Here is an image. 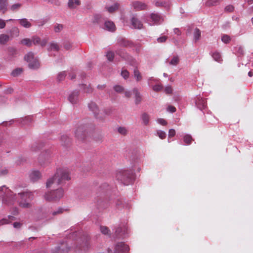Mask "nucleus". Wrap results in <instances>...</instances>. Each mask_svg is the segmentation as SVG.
I'll return each instance as SVG.
<instances>
[{
  "instance_id": "nucleus-7",
  "label": "nucleus",
  "mask_w": 253,
  "mask_h": 253,
  "mask_svg": "<svg viewBox=\"0 0 253 253\" xmlns=\"http://www.w3.org/2000/svg\"><path fill=\"white\" fill-rule=\"evenodd\" d=\"M25 60L28 62V66L30 69H37L40 67L38 60L34 56L33 53L30 52L24 56Z\"/></svg>"
},
{
  "instance_id": "nucleus-46",
  "label": "nucleus",
  "mask_w": 253,
  "mask_h": 253,
  "mask_svg": "<svg viewBox=\"0 0 253 253\" xmlns=\"http://www.w3.org/2000/svg\"><path fill=\"white\" fill-rule=\"evenodd\" d=\"M153 90L156 92L159 91L163 89V85L158 83H156L155 85H152V86H150Z\"/></svg>"
},
{
  "instance_id": "nucleus-31",
  "label": "nucleus",
  "mask_w": 253,
  "mask_h": 253,
  "mask_svg": "<svg viewBox=\"0 0 253 253\" xmlns=\"http://www.w3.org/2000/svg\"><path fill=\"white\" fill-rule=\"evenodd\" d=\"M80 88L85 93H90L93 91V89L90 87V85H87L85 84H82L80 85Z\"/></svg>"
},
{
  "instance_id": "nucleus-42",
  "label": "nucleus",
  "mask_w": 253,
  "mask_h": 253,
  "mask_svg": "<svg viewBox=\"0 0 253 253\" xmlns=\"http://www.w3.org/2000/svg\"><path fill=\"white\" fill-rule=\"evenodd\" d=\"M21 122L23 125H28L32 122V117L27 116L21 119Z\"/></svg>"
},
{
  "instance_id": "nucleus-29",
  "label": "nucleus",
  "mask_w": 253,
  "mask_h": 253,
  "mask_svg": "<svg viewBox=\"0 0 253 253\" xmlns=\"http://www.w3.org/2000/svg\"><path fill=\"white\" fill-rule=\"evenodd\" d=\"M141 119L142 120V123L144 125H148L150 120V117L148 114L146 113H143L141 115Z\"/></svg>"
},
{
  "instance_id": "nucleus-37",
  "label": "nucleus",
  "mask_w": 253,
  "mask_h": 253,
  "mask_svg": "<svg viewBox=\"0 0 253 253\" xmlns=\"http://www.w3.org/2000/svg\"><path fill=\"white\" fill-rule=\"evenodd\" d=\"M133 76L137 82L140 81L142 79L140 73L137 68L134 69L133 71Z\"/></svg>"
},
{
  "instance_id": "nucleus-51",
  "label": "nucleus",
  "mask_w": 253,
  "mask_h": 253,
  "mask_svg": "<svg viewBox=\"0 0 253 253\" xmlns=\"http://www.w3.org/2000/svg\"><path fill=\"white\" fill-rule=\"evenodd\" d=\"M63 28V26L62 24H56L54 28V30L55 33H59L61 32Z\"/></svg>"
},
{
  "instance_id": "nucleus-36",
  "label": "nucleus",
  "mask_w": 253,
  "mask_h": 253,
  "mask_svg": "<svg viewBox=\"0 0 253 253\" xmlns=\"http://www.w3.org/2000/svg\"><path fill=\"white\" fill-rule=\"evenodd\" d=\"M9 40V36L5 34H1L0 35V43L5 44Z\"/></svg>"
},
{
  "instance_id": "nucleus-62",
  "label": "nucleus",
  "mask_w": 253,
  "mask_h": 253,
  "mask_svg": "<svg viewBox=\"0 0 253 253\" xmlns=\"http://www.w3.org/2000/svg\"><path fill=\"white\" fill-rule=\"evenodd\" d=\"M47 22L46 19H42L37 22V25L39 27H42Z\"/></svg>"
},
{
  "instance_id": "nucleus-19",
  "label": "nucleus",
  "mask_w": 253,
  "mask_h": 253,
  "mask_svg": "<svg viewBox=\"0 0 253 253\" xmlns=\"http://www.w3.org/2000/svg\"><path fill=\"white\" fill-rule=\"evenodd\" d=\"M32 43L34 44H39L42 46H44L47 42V40L46 39H43L41 41V38L38 36L33 37L32 38Z\"/></svg>"
},
{
  "instance_id": "nucleus-16",
  "label": "nucleus",
  "mask_w": 253,
  "mask_h": 253,
  "mask_svg": "<svg viewBox=\"0 0 253 253\" xmlns=\"http://www.w3.org/2000/svg\"><path fill=\"white\" fill-rule=\"evenodd\" d=\"M195 104L197 107L201 111H203V114H204V111L203 110L205 108V98L204 97H202L200 95H198Z\"/></svg>"
},
{
  "instance_id": "nucleus-5",
  "label": "nucleus",
  "mask_w": 253,
  "mask_h": 253,
  "mask_svg": "<svg viewBox=\"0 0 253 253\" xmlns=\"http://www.w3.org/2000/svg\"><path fill=\"white\" fill-rule=\"evenodd\" d=\"M64 195V191L62 188L56 190L46 192L44 195V198L47 201H57L62 198Z\"/></svg>"
},
{
  "instance_id": "nucleus-2",
  "label": "nucleus",
  "mask_w": 253,
  "mask_h": 253,
  "mask_svg": "<svg viewBox=\"0 0 253 253\" xmlns=\"http://www.w3.org/2000/svg\"><path fill=\"white\" fill-rule=\"evenodd\" d=\"M19 198L17 203L19 206L22 209H31L33 205L32 202L34 199L33 192L26 191L18 193Z\"/></svg>"
},
{
  "instance_id": "nucleus-50",
  "label": "nucleus",
  "mask_w": 253,
  "mask_h": 253,
  "mask_svg": "<svg viewBox=\"0 0 253 253\" xmlns=\"http://www.w3.org/2000/svg\"><path fill=\"white\" fill-rule=\"evenodd\" d=\"M221 41L225 43H229L231 41V38L227 35H224L221 37Z\"/></svg>"
},
{
  "instance_id": "nucleus-25",
  "label": "nucleus",
  "mask_w": 253,
  "mask_h": 253,
  "mask_svg": "<svg viewBox=\"0 0 253 253\" xmlns=\"http://www.w3.org/2000/svg\"><path fill=\"white\" fill-rule=\"evenodd\" d=\"M20 25L25 28H29L32 26L31 22L26 18H22L18 20Z\"/></svg>"
},
{
  "instance_id": "nucleus-33",
  "label": "nucleus",
  "mask_w": 253,
  "mask_h": 253,
  "mask_svg": "<svg viewBox=\"0 0 253 253\" xmlns=\"http://www.w3.org/2000/svg\"><path fill=\"white\" fill-rule=\"evenodd\" d=\"M119 7V4L118 3H115L114 4L110 5V6H107L106 7V8L107 9V11L110 13H112L116 10H117Z\"/></svg>"
},
{
  "instance_id": "nucleus-26",
  "label": "nucleus",
  "mask_w": 253,
  "mask_h": 253,
  "mask_svg": "<svg viewBox=\"0 0 253 253\" xmlns=\"http://www.w3.org/2000/svg\"><path fill=\"white\" fill-rule=\"evenodd\" d=\"M15 217L12 215H8L7 217L0 220V226L4 224H8L12 221L14 220Z\"/></svg>"
},
{
  "instance_id": "nucleus-53",
  "label": "nucleus",
  "mask_w": 253,
  "mask_h": 253,
  "mask_svg": "<svg viewBox=\"0 0 253 253\" xmlns=\"http://www.w3.org/2000/svg\"><path fill=\"white\" fill-rule=\"evenodd\" d=\"M22 72V69L21 68H17L14 70L12 73L11 75L13 77H16L19 75Z\"/></svg>"
},
{
  "instance_id": "nucleus-12",
  "label": "nucleus",
  "mask_w": 253,
  "mask_h": 253,
  "mask_svg": "<svg viewBox=\"0 0 253 253\" xmlns=\"http://www.w3.org/2000/svg\"><path fill=\"white\" fill-rule=\"evenodd\" d=\"M131 26L132 28L141 29L143 28V24L139 18L133 15L130 19Z\"/></svg>"
},
{
  "instance_id": "nucleus-48",
  "label": "nucleus",
  "mask_w": 253,
  "mask_h": 253,
  "mask_svg": "<svg viewBox=\"0 0 253 253\" xmlns=\"http://www.w3.org/2000/svg\"><path fill=\"white\" fill-rule=\"evenodd\" d=\"M66 76V73L65 71L64 72H60L58 73V75H57V79L58 81H63L65 77Z\"/></svg>"
},
{
  "instance_id": "nucleus-54",
  "label": "nucleus",
  "mask_w": 253,
  "mask_h": 253,
  "mask_svg": "<svg viewBox=\"0 0 253 253\" xmlns=\"http://www.w3.org/2000/svg\"><path fill=\"white\" fill-rule=\"evenodd\" d=\"M157 135L161 139H164L166 136V132L161 130H157Z\"/></svg>"
},
{
  "instance_id": "nucleus-21",
  "label": "nucleus",
  "mask_w": 253,
  "mask_h": 253,
  "mask_svg": "<svg viewBox=\"0 0 253 253\" xmlns=\"http://www.w3.org/2000/svg\"><path fill=\"white\" fill-rule=\"evenodd\" d=\"M85 128L84 126H79L75 131V135L79 139H82L84 135Z\"/></svg>"
},
{
  "instance_id": "nucleus-52",
  "label": "nucleus",
  "mask_w": 253,
  "mask_h": 253,
  "mask_svg": "<svg viewBox=\"0 0 253 253\" xmlns=\"http://www.w3.org/2000/svg\"><path fill=\"white\" fill-rule=\"evenodd\" d=\"M106 56L107 59L109 61H113V60L114 59V54L112 51H108L107 52Z\"/></svg>"
},
{
  "instance_id": "nucleus-8",
  "label": "nucleus",
  "mask_w": 253,
  "mask_h": 253,
  "mask_svg": "<svg viewBox=\"0 0 253 253\" xmlns=\"http://www.w3.org/2000/svg\"><path fill=\"white\" fill-rule=\"evenodd\" d=\"M88 106L89 110L93 112L95 117L96 119L99 120H103L104 119V117L100 116L99 114V108L95 102L92 101L88 103Z\"/></svg>"
},
{
  "instance_id": "nucleus-61",
  "label": "nucleus",
  "mask_w": 253,
  "mask_h": 253,
  "mask_svg": "<svg viewBox=\"0 0 253 253\" xmlns=\"http://www.w3.org/2000/svg\"><path fill=\"white\" fill-rule=\"evenodd\" d=\"M22 225H23L22 223L20 222H15L13 223V227L14 228H16L17 229L21 228Z\"/></svg>"
},
{
  "instance_id": "nucleus-41",
  "label": "nucleus",
  "mask_w": 253,
  "mask_h": 253,
  "mask_svg": "<svg viewBox=\"0 0 253 253\" xmlns=\"http://www.w3.org/2000/svg\"><path fill=\"white\" fill-rule=\"evenodd\" d=\"M20 43L30 47L32 44V39L31 40L28 38L23 39L20 41Z\"/></svg>"
},
{
  "instance_id": "nucleus-10",
  "label": "nucleus",
  "mask_w": 253,
  "mask_h": 253,
  "mask_svg": "<svg viewBox=\"0 0 253 253\" xmlns=\"http://www.w3.org/2000/svg\"><path fill=\"white\" fill-rule=\"evenodd\" d=\"M127 232L126 225L123 224L116 228L115 231V237L117 238H124Z\"/></svg>"
},
{
  "instance_id": "nucleus-15",
  "label": "nucleus",
  "mask_w": 253,
  "mask_h": 253,
  "mask_svg": "<svg viewBox=\"0 0 253 253\" xmlns=\"http://www.w3.org/2000/svg\"><path fill=\"white\" fill-rule=\"evenodd\" d=\"M7 56L6 59L11 60L15 58L18 54L17 49L13 47H9L7 49Z\"/></svg>"
},
{
  "instance_id": "nucleus-40",
  "label": "nucleus",
  "mask_w": 253,
  "mask_h": 253,
  "mask_svg": "<svg viewBox=\"0 0 253 253\" xmlns=\"http://www.w3.org/2000/svg\"><path fill=\"white\" fill-rule=\"evenodd\" d=\"M179 62V58L178 56H174L170 61L169 62V65L171 66H176Z\"/></svg>"
},
{
  "instance_id": "nucleus-45",
  "label": "nucleus",
  "mask_w": 253,
  "mask_h": 253,
  "mask_svg": "<svg viewBox=\"0 0 253 253\" xmlns=\"http://www.w3.org/2000/svg\"><path fill=\"white\" fill-rule=\"evenodd\" d=\"M118 132L123 135H126L128 133L127 128L124 126H120L118 128Z\"/></svg>"
},
{
  "instance_id": "nucleus-30",
  "label": "nucleus",
  "mask_w": 253,
  "mask_h": 253,
  "mask_svg": "<svg viewBox=\"0 0 253 253\" xmlns=\"http://www.w3.org/2000/svg\"><path fill=\"white\" fill-rule=\"evenodd\" d=\"M59 49V45L57 43L55 42H50L48 48V51H58Z\"/></svg>"
},
{
  "instance_id": "nucleus-59",
  "label": "nucleus",
  "mask_w": 253,
  "mask_h": 253,
  "mask_svg": "<svg viewBox=\"0 0 253 253\" xmlns=\"http://www.w3.org/2000/svg\"><path fill=\"white\" fill-rule=\"evenodd\" d=\"M100 231L104 235L108 234L109 232L108 228L105 226H101Z\"/></svg>"
},
{
  "instance_id": "nucleus-35",
  "label": "nucleus",
  "mask_w": 253,
  "mask_h": 253,
  "mask_svg": "<svg viewBox=\"0 0 253 253\" xmlns=\"http://www.w3.org/2000/svg\"><path fill=\"white\" fill-rule=\"evenodd\" d=\"M211 56L213 59L218 62H221L222 61L221 54L218 52H213L211 54Z\"/></svg>"
},
{
  "instance_id": "nucleus-55",
  "label": "nucleus",
  "mask_w": 253,
  "mask_h": 253,
  "mask_svg": "<svg viewBox=\"0 0 253 253\" xmlns=\"http://www.w3.org/2000/svg\"><path fill=\"white\" fill-rule=\"evenodd\" d=\"M129 75V72L126 69H123L121 72V76L125 79H126Z\"/></svg>"
},
{
  "instance_id": "nucleus-49",
  "label": "nucleus",
  "mask_w": 253,
  "mask_h": 253,
  "mask_svg": "<svg viewBox=\"0 0 253 253\" xmlns=\"http://www.w3.org/2000/svg\"><path fill=\"white\" fill-rule=\"evenodd\" d=\"M115 91L118 93H121L124 90V88L120 85H115L113 87Z\"/></svg>"
},
{
  "instance_id": "nucleus-58",
  "label": "nucleus",
  "mask_w": 253,
  "mask_h": 253,
  "mask_svg": "<svg viewBox=\"0 0 253 253\" xmlns=\"http://www.w3.org/2000/svg\"><path fill=\"white\" fill-rule=\"evenodd\" d=\"M112 109L111 108H107L105 109L103 111V113L104 114V115L102 116V117H105V115L109 116L110 115L112 114Z\"/></svg>"
},
{
  "instance_id": "nucleus-23",
  "label": "nucleus",
  "mask_w": 253,
  "mask_h": 253,
  "mask_svg": "<svg viewBox=\"0 0 253 253\" xmlns=\"http://www.w3.org/2000/svg\"><path fill=\"white\" fill-rule=\"evenodd\" d=\"M89 247V243L86 241L84 242H83L82 244L80 245L79 246H77L75 248V250L76 251H78L79 252L82 253L84 251L86 250Z\"/></svg>"
},
{
  "instance_id": "nucleus-24",
  "label": "nucleus",
  "mask_w": 253,
  "mask_h": 253,
  "mask_svg": "<svg viewBox=\"0 0 253 253\" xmlns=\"http://www.w3.org/2000/svg\"><path fill=\"white\" fill-rule=\"evenodd\" d=\"M118 43L120 45L124 47H131L132 45V43L122 38L118 39Z\"/></svg>"
},
{
  "instance_id": "nucleus-3",
  "label": "nucleus",
  "mask_w": 253,
  "mask_h": 253,
  "mask_svg": "<svg viewBox=\"0 0 253 253\" xmlns=\"http://www.w3.org/2000/svg\"><path fill=\"white\" fill-rule=\"evenodd\" d=\"M0 196L2 197V204L10 206L13 205L16 200V195L5 185L0 187Z\"/></svg>"
},
{
  "instance_id": "nucleus-13",
  "label": "nucleus",
  "mask_w": 253,
  "mask_h": 253,
  "mask_svg": "<svg viewBox=\"0 0 253 253\" xmlns=\"http://www.w3.org/2000/svg\"><path fill=\"white\" fill-rule=\"evenodd\" d=\"M79 92L77 90H74L70 93L68 99L72 104H77L79 102Z\"/></svg>"
},
{
  "instance_id": "nucleus-47",
  "label": "nucleus",
  "mask_w": 253,
  "mask_h": 253,
  "mask_svg": "<svg viewBox=\"0 0 253 253\" xmlns=\"http://www.w3.org/2000/svg\"><path fill=\"white\" fill-rule=\"evenodd\" d=\"M159 82V80L157 79L154 78L153 77H150L148 79V84L150 86H152L154 83H157Z\"/></svg>"
},
{
  "instance_id": "nucleus-27",
  "label": "nucleus",
  "mask_w": 253,
  "mask_h": 253,
  "mask_svg": "<svg viewBox=\"0 0 253 253\" xmlns=\"http://www.w3.org/2000/svg\"><path fill=\"white\" fill-rule=\"evenodd\" d=\"M7 0H0V11L3 13L6 12L7 10Z\"/></svg>"
},
{
  "instance_id": "nucleus-9",
  "label": "nucleus",
  "mask_w": 253,
  "mask_h": 253,
  "mask_svg": "<svg viewBox=\"0 0 253 253\" xmlns=\"http://www.w3.org/2000/svg\"><path fill=\"white\" fill-rule=\"evenodd\" d=\"M50 154L49 152H47L40 155L39 157V162L40 164L43 167L45 166L50 163Z\"/></svg>"
},
{
  "instance_id": "nucleus-28",
  "label": "nucleus",
  "mask_w": 253,
  "mask_h": 253,
  "mask_svg": "<svg viewBox=\"0 0 253 253\" xmlns=\"http://www.w3.org/2000/svg\"><path fill=\"white\" fill-rule=\"evenodd\" d=\"M70 248L66 247L64 248V245H62L61 247H58L55 249V250L53 251V253H68L70 250Z\"/></svg>"
},
{
  "instance_id": "nucleus-39",
  "label": "nucleus",
  "mask_w": 253,
  "mask_h": 253,
  "mask_svg": "<svg viewBox=\"0 0 253 253\" xmlns=\"http://www.w3.org/2000/svg\"><path fill=\"white\" fill-rule=\"evenodd\" d=\"M22 6V4L20 3H16L12 4L9 7L10 10L15 12L18 11Z\"/></svg>"
},
{
  "instance_id": "nucleus-44",
  "label": "nucleus",
  "mask_w": 253,
  "mask_h": 253,
  "mask_svg": "<svg viewBox=\"0 0 253 253\" xmlns=\"http://www.w3.org/2000/svg\"><path fill=\"white\" fill-rule=\"evenodd\" d=\"M19 30L17 27H13L10 31L11 36L13 37H17L19 36Z\"/></svg>"
},
{
  "instance_id": "nucleus-4",
  "label": "nucleus",
  "mask_w": 253,
  "mask_h": 253,
  "mask_svg": "<svg viewBox=\"0 0 253 253\" xmlns=\"http://www.w3.org/2000/svg\"><path fill=\"white\" fill-rule=\"evenodd\" d=\"M116 178L124 185H129L134 180L133 171L129 170H121L117 173Z\"/></svg>"
},
{
  "instance_id": "nucleus-32",
  "label": "nucleus",
  "mask_w": 253,
  "mask_h": 253,
  "mask_svg": "<svg viewBox=\"0 0 253 253\" xmlns=\"http://www.w3.org/2000/svg\"><path fill=\"white\" fill-rule=\"evenodd\" d=\"M80 4V0H69L68 1V6L70 8H75Z\"/></svg>"
},
{
  "instance_id": "nucleus-18",
  "label": "nucleus",
  "mask_w": 253,
  "mask_h": 253,
  "mask_svg": "<svg viewBox=\"0 0 253 253\" xmlns=\"http://www.w3.org/2000/svg\"><path fill=\"white\" fill-rule=\"evenodd\" d=\"M41 172L38 170H33L29 174V177L31 181L35 182L41 178Z\"/></svg>"
},
{
  "instance_id": "nucleus-57",
  "label": "nucleus",
  "mask_w": 253,
  "mask_h": 253,
  "mask_svg": "<svg viewBox=\"0 0 253 253\" xmlns=\"http://www.w3.org/2000/svg\"><path fill=\"white\" fill-rule=\"evenodd\" d=\"M63 46L66 50H70L72 47V44L71 42H64Z\"/></svg>"
},
{
  "instance_id": "nucleus-64",
  "label": "nucleus",
  "mask_w": 253,
  "mask_h": 253,
  "mask_svg": "<svg viewBox=\"0 0 253 253\" xmlns=\"http://www.w3.org/2000/svg\"><path fill=\"white\" fill-rule=\"evenodd\" d=\"M8 173V170L5 169H0V176H4L6 175Z\"/></svg>"
},
{
  "instance_id": "nucleus-63",
  "label": "nucleus",
  "mask_w": 253,
  "mask_h": 253,
  "mask_svg": "<svg viewBox=\"0 0 253 253\" xmlns=\"http://www.w3.org/2000/svg\"><path fill=\"white\" fill-rule=\"evenodd\" d=\"M167 39V37L164 36H162V37L158 38L157 39V41L158 42L163 43V42H165L166 41Z\"/></svg>"
},
{
  "instance_id": "nucleus-1",
  "label": "nucleus",
  "mask_w": 253,
  "mask_h": 253,
  "mask_svg": "<svg viewBox=\"0 0 253 253\" xmlns=\"http://www.w3.org/2000/svg\"><path fill=\"white\" fill-rule=\"evenodd\" d=\"M70 179L69 171L65 169H59L55 175L48 179L46 182L47 188L55 187L63 183L65 181Z\"/></svg>"
},
{
  "instance_id": "nucleus-22",
  "label": "nucleus",
  "mask_w": 253,
  "mask_h": 253,
  "mask_svg": "<svg viewBox=\"0 0 253 253\" xmlns=\"http://www.w3.org/2000/svg\"><path fill=\"white\" fill-rule=\"evenodd\" d=\"M103 28L110 32H114L116 30V26L114 23L111 21H105Z\"/></svg>"
},
{
  "instance_id": "nucleus-20",
  "label": "nucleus",
  "mask_w": 253,
  "mask_h": 253,
  "mask_svg": "<svg viewBox=\"0 0 253 253\" xmlns=\"http://www.w3.org/2000/svg\"><path fill=\"white\" fill-rule=\"evenodd\" d=\"M155 4L156 6H163L168 9L170 7V3L169 0H157L155 1Z\"/></svg>"
},
{
  "instance_id": "nucleus-17",
  "label": "nucleus",
  "mask_w": 253,
  "mask_h": 253,
  "mask_svg": "<svg viewBox=\"0 0 253 253\" xmlns=\"http://www.w3.org/2000/svg\"><path fill=\"white\" fill-rule=\"evenodd\" d=\"M116 53L122 58L125 59V60H129L132 65H136L137 64L136 61L135 60L132 59V57H129L126 53L123 51H118Z\"/></svg>"
},
{
  "instance_id": "nucleus-11",
  "label": "nucleus",
  "mask_w": 253,
  "mask_h": 253,
  "mask_svg": "<svg viewBox=\"0 0 253 253\" xmlns=\"http://www.w3.org/2000/svg\"><path fill=\"white\" fill-rule=\"evenodd\" d=\"M131 6L136 11L146 10L148 8V6L145 2L140 1H134L132 2Z\"/></svg>"
},
{
  "instance_id": "nucleus-43",
  "label": "nucleus",
  "mask_w": 253,
  "mask_h": 253,
  "mask_svg": "<svg viewBox=\"0 0 253 253\" xmlns=\"http://www.w3.org/2000/svg\"><path fill=\"white\" fill-rule=\"evenodd\" d=\"M222 0H208L207 1V5L209 6H214L219 4Z\"/></svg>"
},
{
  "instance_id": "nucleus-60",
  "label": "nucleus",
  "mask_w": 253,
  "mask_h": 253,
  "mask_svg": "<svg viewBox=\"0 0 253 253\" xmlns=\"http://www.w3.org/2000/svg\"><path fill=\"white\" fill-rule=\"evenodd\" d=\"M165 92L167 94H170L172 92V89L170 85L166 86L165 88Z\"/></svg>"
},
{
  "instance_id": "nucleus-6",
  "label": "nucleus",
  "mask_w": 253,
  "mask_h": 253,
  "mask_svg": "<svg viewBox=\"0 0 253 253\" xmlns=\"http://www.w3.org/2000/svg\"><path fill=\"white\" fill-rule=\"evenodd\" d=\"M143 19L150 26L161 24L164 21L163 17L158 13H152L146 18Z\"/></svg>"
},
{
  "instance_id": "nucleus-38",
  "label": "nucleus",
  "mask_w": 253,
  "mask_h": 253,
  "mask_svg": "<svg viewBox=\"0 0 253 253\" xmlns=\"http://www.w3.org/2000/svg\"><path fill=\"white\" fill-rule=\"evenodd\" d=\"M193 140L191 135L187 134L183 136V141L186 145H190Z\"/></svg>"
},
{
  "instance_id": "nucleus-34",
  "label": "nucleus",
  "mask_w": 253,
  "mask_h": 253,
  "mask_svg": "<svg viewBox=\"0 0 253 253\" xmlns=\"http://www.w3.org/2000/svg\"><path fill=\"white\" fill-rule=\"evenodd\" d=\"M200 37H201L200 30L199 29L195 28L193 31V37H194V41H195V42H196L197 41H198L200 39Z\"/></svg>"
},
{
  "instance_id": "nucleus-14",
  "label": "nucleus",
  "mask_w": 253,
  "mask_h": 253,
  "mask_svg": "<svg viewBox=\"0 0 253 253\" xmlns=\"http://www.w3.org/2000/svg\"><path fill=\"white\" fill-rule=\"evenodd\" d=\"M132 92L134 95V102L136 105L139 104L142 100V95L138 89L134 87L132 89Z\"/></svg>"
},
{
  "instance_id": "nucleus-56",
  "label": "nucleus",
  "mask_w": 253,
  "mask_h": 253,
  "mask_svg": "<svg viewBox=\"0 0 253 253\" xmlns=\"http://www.w3.org/2000/svg\"><path fill=\"white\" fill-rule=\"evenodd\" d=\"M234 10V7L232 5H228L226 6L224 10L226 12H232Z\"/></svg>"
}]
</instances>
